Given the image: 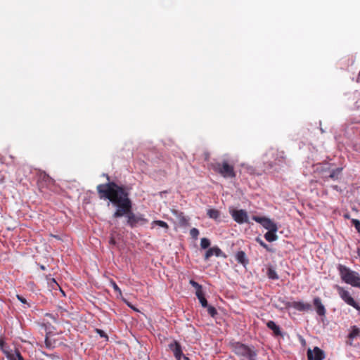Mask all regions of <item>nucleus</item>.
Masks as SVG:
<instances>
[{"mask_svg": "<svg viewBox=\"0 0 360 360\" xmlns=\"http://www.w3.org/2000/svg\"><path fill=\"white\" fill-rule=\"evenodd\" d=\"M275 303H274V305L276 308H278V309H284V308H287L288 307V302H285V301H281V300H278V302H276V300L274 301Z\"/></svg>", "mask_w": 360, "mask_h": 360, "instance_id": "nucleus-25", "label": "nucleus"}, {"mask_svg": "<svg viewBox=\"0 0 360 360\" xmlns=\"http://www.w3.org/2000/svg\"><path fill=\"white\" fill-rule=\"evenodd\" d=\"M46 345L49 346L48 345V339L47 338L46 339Z\"/></svg>", "mask_w": 360, "mask_h": 360, "instance_id": "nucleus-40", "label": "nucleus"}, {"mask_svg": "<svg viewBox=\"0 0 360 360\" xmlns=\"http://www.w3.org/2000/svg\"><path fill=\"white\" fill-rule=\"evenodd\" d=\"M308 360H323L324 358L323 352L317 347L313 350L309 349L307 351Z\"/></svg>", "mask_w": 360, "mask_h": 360, "instance_id": "nucleus-10", "label": "nucleus"}, {"mask_svg": "<svg viewBox=\"0 0 360 360\" xmlns=\"http://www.w3.org/2000/svg\"><path fill=\"white\" fill-rule=\"evenodd\" d=\"M342 292H344V293H346L347 292V291H345V290H342Z\"/></svg>", "mask_w": 360, "mask_h": 360, "instance_id": "nucleus-41", "label": "nucleus"}, {"mask_svg": "<svg viewBox=\"0 0 360 360\" xmlns=\"http://www.w3.org/2000/svg\"><path fill=\"white\" fill-rule=\"evenodd\" d=\"M236 259L238 263L243 264L244 266H245L249 262V260L243 251H238L236 255Z\"/></svg>", "mask_w": 360, "mask_h": 360, "instance_id": "nucleus-12", "label": "nucleus"}, {"mask_svg": "<svg viewBox=\"0 0 360 360\" xmlns=\"http://www.w3.org/2000/svg\"><path fill=\"white\" fill-rule=\"evenodd\" d=\"M197 297L200 302L201 305L203 307H207L208 306L207 301L206 298L204 297V294H196Z\"/></svg>", "mask_w": 360, "mask_h": 360, "instance_id": "nucleus-26", "label": "nucleus"}, {"mask_svg": "<svg viewBox=\"0 0 360 360\" xmlns=\"http://www.w3.org/2000/svg\"><path fill=\"white\" fill-rule=\"evenodd\" d=\"M97 333L100 335L101 337L102 338H108L106 334L105 333L104 331H103L102 330H100V329H96V330Z\"/></svg>", "mask_w": 360, "mask_h": 360, "instance_id": "nucleus-34", "label": "nucleus"}, {"mask_svg": "<svg viewBox=\"0 0 360 360\" xmlns=\"http://www.w3.org/2000/svg\"><path fill=\"white\" fill-rule=\"evenodd\" d=\"M8 360H24L20 352L17 351H15L13 354H10L8 356Z\"/></svg>", "mask_w": 360, "mask_h": 360, "instance_id": "nucleus-23", "label": "nucleus"}, {"mask_svg": "<svg viewBox=\"0 0 360 360\" xmlns=\"http://www.w3.org/2000/svg\"><path fill=\"white\" fill-rule=\"evenodd\" d=\"M352 224L354 226V227L356 228V231L360 233V221L358 220V219H353L352 221Z\"/></svg>", "mask_w": 360, "mask_h": 360, "instance_id": "nucleus-31", "label": "nucleus"}, {"mask_svg": "<svg viewBox=\"0 0 360 360\" xmlns=\"http://www.w3.org/2000/svg\"><path fill=\"white\" fill-rule=\"evenodd\" d=\"M267 327L272 330L276 335H281V330L278 326L276 324V323L273 321H269L266 323Z\"/></svg>", "mask_w": 360, "mask_h": 360, "instance_id": "nucleus-16", "label": "nucleus"}, {"mask_svg": "<svg viewBox=\"0 0 360 360\" xmlns=\"http://www.w3.org/2000/svg\"><path fill=\"white\" fill-rule=\"evenodd\" d=\"M339 272L342 280L352 286H360V275L350 269L339 265Z\"/></svg>", "mask_w": 360, "mask_h": 360, "instance_id": "nucleus-2", "label": "nucleus"}, {"mask_svg": "<svg viewBox=\"0 0 360 360\" xmlns=\"http://www.w3.org/2000/svg\"><path fill=\"white\" fill-rule=\"evenodd\" d=\"M357 337H360V329L356 326H353L348 335L349 340H353Z\"/></svg>", "mask_w": 360, "mask_h": 360, "instance_id": "nucleus-19", "label": "nucleus"}, {"mask_svg": "<svg viewBox=\"0 0 360 360\" xmlns=\"http://www.w3.org/2000/svg\"><path fill=\"white\" fill-rule=\"evenodd\" d=\"M266 274H267V276L269 277V278H270V279L275 280V279L278 278V276L275 269L272 266H269L267 269Z\"/></svg>", "mask_w": 360, "mask_h": 360, "instance_id": "nucleus-21", "label": "nucleus"}, {"mask_svg": "<svg viewBox=\"0 0 360 360\" xmlns=\"http://www.w3.org/2000/svg\"><path fill=\"white\" fill-rule=\"evenodd\" d=\"M257 241L259 243L261 246H262L264 248L269 250L268 245L260 238H257Z\"/></svg>", "mask_w": 360, "mask_h": 360, "instance_id": "nucleus-32", "label": "nucleus"}, {"mask_svg": "<svg viewBox=\"0 0 360 360\" xmlns=\"http://www.w3.org/2000/svg\"><path fill=\"white\" fill-rule=\"evenodd\" d=\"M210 245V241L208 238H202L200 241V246L202 249H207Z\"/></svg>", "mask_w": 360, "mask_h": 360, "instance_id": "nucleus-27", "label": "nucleus"}, {"mask_svg": "<svg viewBox=\"0 0 360 360\" xmlns=\"http://www.w3.org/2000/svg\"><path fill=\"white\" fill-rule=\"evenodd\" d=\"M233 219L238 224L248 222V217L244 210H233L230 212Z\"/></svg>", "mask_w": 360, "mask_h": 360, "instance_id": "nucleus-8", "label": "nucleus"}, {"mask_svg": "<svg viewBox=\"0 0 360 360\" xmlns=\"http://www.w3.org/2000/svg\"><path fill=\"white\" fill-rule=\"evenodd\" d=\"M177 218L179 220V223L182 226H186L188 225L189 219L187 218L183 212H180L177 215Z\"/></svg>", "mask_w": 360, "mask_h": 360, "instance_id": "nucleus-17", "label": "nucleus"}, {"mask_svg": "<svg viewBox=\"0 0 360 360\" xmlns=\"http://www.w3.org/2000/svg\"><path fill=\"white\" fill-rule=\"evenodd\" d=\"M190 235L192 238L197 239L199 235V231L196 228H192L190 230Z\"/></svg>", "mask_w": 360, "mask_h": 360, "instance_id": "nucleus-28", "label": "nucleus"}, {"mask_svg": "<svg viewBox=\"0 0 360 360\" xmlns=\"http://www.w3.org/2000/svg\"><path fill=\"white\" fill-rule=\"evenodd\" d=\"M207 312L211 316L214 317L217 314V311L214 307H212L211 305H208L207 307Z\"/></svg>", "mask_w": 360, "mask_h": 360, "instance_id": "nucleus-29", "label": "nucleus"}, {"mask_svg": "<svg viewBox=\"0 0 360 360\" xmlns=\"http://www.w3.org/2000/svg\"><path fill=\"white\" fill-rule=\"evenodd\" d=\"M342 297L348 304L354 307L360 312V306L354 301L353 298L349 296L348 294H342Z\"/></svg>", "mask_w": 360, "mask_h": 360, "instance_id": "nucleus-15", "label": "nucleus"}, {"mask_svg": "<svg viewBox=\"0 0 360 360\" xmlns=\"http://www.w3.org/2000/svg\"><path fill=\"white\" fill-rule=\"evenodd\" d=\"M110 243L111 244L115 245V239H114L113 238H110Z\"/></svg>", "mask_w": 360, "mask_h": 360, "instance_id": "nucleus-37", "label": "nucleus"}, {"mask_svg": "<svg viewBox=\"0 0 360 360\" xmlns=\"http://www.w3.org/2000/svg\"><path fill=\"white\" fill-rule=\"evenodd\" d=\"M207 216L213 219H218L220 217V212L219 210L215 209H209L207 212Z\"/></svg>", "mask_w": 360, "mask_h": 360, "instance_id": "nucleus-20", "label": "nucleus"}, {"mask_svg": "<svg viewBox=\"0 0 360 360\" xmlns=\"http://www.w3.org/2000/svg\"><path fill=\"white\" fill-rule=\"evenodd\" d=\"M122 299L124 300V302L132 309L134 311H138V309H136L130 302H129L127 300H125L124 297H122Z\"/></svg>", "mask_w": 360, "mask_h": 360, "instance_id": "nucleus-35", "label": "nucleus"}, {"mask_svg": "<svg viewBox=\"0 0 360 360\" xmlns=\"http://www.w3.org/2000/svg\"><path fill=\"white\" fill-rule=\"evenodd\" d=\"M266 155L271 156L274 159V165L282 164L285 160V155L284 152L274 148L269 150Z\"/></svg>", "mask_w": 360, "mask_h": 360, "instance_id": "nucleus-7", "label": "nucleus"}, {"mask_svg": "<svg viewBox=\"0 0 360 360\" xmlns=\"http://www.w3.org/2000/svg\"><path fill=\"white\" fill-rule=\"evenodd\" d=\"M334 176H335L334 173H332V174H330L329 175V177H330V178H333V177H334Z\"/></svg>", "mask_w": 360, "mask_h": 360, "instance_id": "nucleus-38", "label": "nucleus"}, {"mask_svg": "<svg viewBox=\"0 0 360 360\" xmlns=\"http://www.w3.org/2000/svg\"><path fill=\"white\" fill-rule=\"evenodd\" d=\"M276 231H268L264 234L265 239L269 242H273L277 240L278 236L276 234Z\"/></svg>", "mask_w": 360, "mask_h": 360, "instance_id": "nucleus-18", "label": "nucleus"}, {"mask_svg": "<svg viewBox=\"0 0 360 360\" xmlns=\"http://www.w3.org/2000/svg\"><path fill=\"white\" fill-rule=\"evenodd\" d=\"M49 284L51 286L52 290H56V291L60 290V292H64V291L62 290L60 286L58 284V283L54 279H51Z\"/></svg>", "mask_w": 360, "mask_h": 360, "instance_id": "nucleus-24", "label": "nucleus"}, {"mask_svg": "<svg viewBox=\"0 0 360 360\" xmlns=\"http://www.w3.org/2000/svg\"><path fill=\"white\" fill-rule=\"evenodd\" d=\"M190 285L193 288L192 290L195 292H202V286L193 280H190Z\"/></svg>", "mask_w": 360, "mask_h": 360, "instance_id": "nucleus-22", "label": "nucleus"}, {"mask_svg": "<svg viewBox=\"0 0 360 360\" xmlns=\"http://www.w3.org/2000/svg\"><path fill=\"white\" fill-rule=\"evenodd\" d=\"M292 306L299 311H308L311 309V305L303 302H294Z\"/></svg>", "mask_w": 360, "mask_h": 360, "instance_id": "nucleus-13", "label": "nucleus"}, {"mask_svg": "<svg viewBox=\"0 0 360 360\" xmlns=\"http://www.w3.org/2000/svg\"><path fill=\"white\" fill-rule=\"evenodd\" d=\"M252 219L257 223H259L264 229L268 231H277V225L272 221L270 219L264 217L253 216Z\"/></svg>", "mask_w": 360, "mask_h": 360, "instance_id": "nucleus-5", "label": "nucleus"}, {"mask_svg": "<svg viewBox=\"0 0 360 360\" xmlns=\"http://www.w3.org/2000/svg\"><path fill=\"white\" fill-rule=\"evenodd\" d=\"M213 255H215L217 257H226L225 253H224L219 248H218L217 246H214L209 248L206 251L204 259L205 260H208Z\"/></svg>", "mask_w": 360, "mask_h": 360, "instance_id": "nucleus-9", "label": "nucleus"}, {"mask_svg": "<svg viewBox=\"0 0 360 360\" xmlns=\"http://www.w3.org/2000/svg\"><path fill=\"white\" fill-rule=\"evenodd\" d=\"M233 349L240 360H257V352L254 347L238 342L234 345Z\"/></svg>", "mask_w": 360, "mask_h": 360, "instance_id": "nucleus-4", "label": "nucleus"}, {"mask_svg": "<svg viewBox=\"0 0 360 360\" xmlns=\"http://www.w3.org/2000/svg\"><path fill=\"white\" fill-rule=\"evenodd\" d=\"M314 306L316 307V313L320 316H323L325 314V308L322 304L319 298H315L314 300Z\"/></svg>", "mask_w": 360, "mask_h": 360, "instance_id": "nucleus-14", "label": "nucleus"}, {"mask_svg": "<svg viewBox=\"0 0 360 360\" xmlns=\"http://www.w3.org/2000/svg\"><path fill=\"white\" fill-rule=\"evenodd\" d=\"M113 285H114V289H115V290H116V291H119V292H120V290L119 289V288L117 287V285L115 283H114Z\"/></svg>", "mask_w": 360, "mask_h": 360, "instance_id": "nucleus-36", "label": "nucleus"}, {"mask_svg": "<svg viewBox=\"0 0 360 360\" xmlns=\"http://www.w3.org/2000/svg\"><path fill=\"white\" fill-rule=\"evenodd\" d=\"M184 360H190V359H188V357L185 356H184Z\"/></svg>", "mask_w": 360, "mask_h": 360, "instance_id": "nucleus-39", "label": "nucleus"}, {"mask_svg": "<svg viewBox=\"0 0 360 360\" xmlns=\"http://www.w3.org/2000/svg\"><path fill=\"white\" fill-rule=\"evenodd\" d=\"M153 224H156V225H158V226H159L160 227H162V228L168 229L167 224L165 221H164L155 220V221H153Z\"/></svg>", "mask_w": 360, "mask_h": 360, "instance_id": "nucleus-30", "label": "nucleus"}, {"mask_svg": "<svg viewBox=\"0 0 360 360\" xmlns=\"http://www.w3.org/2000/svg\"><path fill=\"white\" fill-rule=\"evenodd\" d=\"M211 166L215 172L224 178H234L236 176L233 165L229 164L227 160L212 163Z\"/></svg>", "mask_w": 360, "mask_h": 360, "instance_id": "nucleus-3", "label": "nucleus"}, {"mask_svg": "<svg viewBox=\"0 0 360 360\" xmlns=\"http://www.w3.org/2000/svg\"><path fill=\"white\" fill-rule=\"evenodd\" d=\"M38 184L40 187L51 188L55 184V180L45 172H40L39 174Z\"/></svg>", "mask_w": 360, "mask_h": 360, "instance_id": "nucleus-6", "label": "nucleus"}, {"mask_svg": "<svg viewBox=\"0 0 360 360\" xmlns=\"http://www.w3.org/2000/svg\"><path fill=\"white\" fill-rule=\"evenodd\" d=\"M169 347L173 352L176 360H180L182 356L180 345L176 341H174L169 345Z\"/></svg>", "mask_w": 360, "mask_h": 360, "instance_id": "nucleus-11", "label": "nucleus"}, {"mask_svg": "<svg viewBox=\"0 0 360 360\" xmlns=\"http://www.w3.org/2000/svg\"><path fill=\"white\" fill-rule=\"evenodd\" d=\"M101 199L109 200L117 208L113 214L114 218L127 217V223L131 228L143 225L148 220L141 215H136L132 211V202L129 198V188L118 185L114 181L99 184L96 187Z\"/></svg>", "mask_w": 360, "mask_h": 360, "instance_id": "nucleus-1", "label": "nucleus"}, {"mask_svg": "<svg viewBox=\"0 0 360 360\" xmlns=\"http://www.w3.org/2000/svg\"><path fill=\"white\" fill-rule=\"evenodd\" d=\"M16 297L18 300H20L23 304H27L26 299L22 296L20 294H16Z\"/></svg>", "mask_w": 360, "mask_h": 360, "instance_id": "nucleus-33", "label": "nucleus"}]
</instances>
